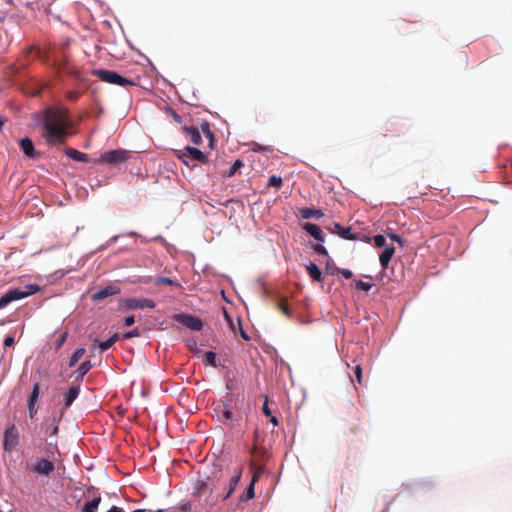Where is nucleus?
<instances>
[{"instance_id": "obj_1", "label": "nucleus", "mask_w": 512, "mask_h": 512, "mask_svg": "<svg viewBox=\"0 0 512 512\" xmlns=\"http://www.w3.org/2000/svg\"><path fill=\"white\" fill-rule=\"evenodd\" d=\"M43 138L48 145H63L71 135L69 111L64 107H50L43 113Z\"/></svg>"}, {"instance_id": "obj_2", "label": "nucleus", "mask_w": 512, "mask_h": 512, "mask_svg": "<svg viewBox=\"0 0 512 512\" xmlns=\"http://www.w3.org/2000/svg\"><path fill=\"white\" fill-rule=\"evenodd\" d=\"M39 291L37 285H28L25 289L14 288L0 297V309L4 308L13 301L23 299Z\"/></svg>"}, {"instance_id": "obj_3", "label": "nucleus", "mask_w": 512, "mask_h": 512, "mask_svg": "<svg viewBox=\"0 0 512 512\" xmlns=\"http://www.w3.org/2000/svg\"><path fill=\"white\" fill-rule=\"evenodd\" d=\"M92 74L98 77L101 81L109 84H114L123 87L134 85V82L132 80L127 79L112 70L94 69L92 71Z\"/></svg>"}, {"instance_id": "obj_4", "label": "nucleus", "mask_w": 512, "mask_h": 512, "mask_svg": "<svg viewBox=\"0 0 512 512\" xmlns=\"http://www.w3.org/2000/svg\"><path fill=\"white\" fill-rule=\"evenodd\" d=\"M129 157L130 151L125 149H115L102 153L96 160V163L117 166L118 164L127 161Z\"/></svg>"}, {"instance_id": "obj_5", "label": "nucleus", "mask_w": 512, "mask_h": 512, "mask_svg": "<svg viewBox=\"0 0 512 512\" xmlns=\"http://www.w3.org/2000/svg\"><path fill=\"white\" fill-rule=\"evenodd\" d=\"M178 158L182 160L186 165L190 166L189 161H197L200 163H207L208 157L205 153L200 151L198 148L187 146L184 150H180L177 154Z\"/></svg>"}, {"instance_id": "obj_6", "label": "nucleus", "mask_w": 512, "mask_h": 512, "mask_svg": "<svg viewBox=\"0 0 512 512\" xmlns=\"http://www.w3.org/2000/svg\"><path fill=\"white\" fill-rule=\"evenodd\" d=\"M19 444V432L14 424L8 425L4 430L3 449L10 452Z\"/></svg>"}, {"instance_id": "obj_7", "label": "nucleus", "mask_w": 512, "mask_h": 512, "mask_svg": "<svg viewBox=\"0 0 512 512\" xmlns=\"http://www.w3.org/2000/svg\"><path fill=\"white\" fill-rule=\"evenodd\" d=\"M122 305L129 310L154 308L155 302L148 298H128L122 301Z\"/></svg>"}, {"instance_id": "obj_8", "label": "nucleus", "mask_w": 512, "mask_h": 512, "mask_svg": "<svg viewBox=\"0 0 512 512\" xmlns=\"http://www.w3.org/2000/svg\"><path fill=\"white\" fill-rule=\"evenodd\" d=\"M174 318L178 323H180L194 331H200L203 328L202 320L197 317L187 315V314H177V315H175Z\"/></svg>"}, {"instance_id": "obj_9", "label": "nucleus", "mask_w": 512, "mask_h": 512, "mask_svg": "<svg viewBox=\"0 0 512 512\" xmlns=\"http://www.w3.org/2000/svg\"><path fill=\"white\" fill-rule=\"evenodd\" d=\"M55 469L54 463L48 459L38 458L32 470L44 476H49Z\"/></svg>"}, {"instance_id": "obj_10", "label": "nucleus", "mask_w": 512, "mask_h": 512, "mask_svg": "<svg viewBox=\"0 0 512 512\" xmlns=\"http://www.w3.org/2000/svg\"><path fill=\"white\" fill-rule=\"evenodd\" d=\"M120 293V288L115 285L106 286L92 294L91 299L95 302L102 301L110 296Z\"/></svg>"}, {"instance_id": "obj_11", "label": "nucleus", "mask_w": 512, "mask_h": 512, "mask_svg": "<svg viewBox=\"0 0 512 512\" xmlns=\"http://www.w3.org/2000/svg\"><path fill=\"white\" fill-rule=\"evenodd\" d=\"M242 472H243L242 466H238L235 469L234 474L231 476V478L229 480V485H228L227 491L222 495L223 500L228 499L232 495V493L235 491V489L242 477Z\"/></svg>"}, {"instance_id": "obj_12", "label": "nucleus", "mask_w": 512, "mask_h": 512, "mask_svg": "<svg viewBox=\"0 0 512 512\" xmlns=\"http://www.w3.org/2000/svg\"><path fill=\"white\" fill-rule=\"evenodd\" d=\"M97 492V489L94 487H89L87 489V493H93V498L86 502L84 506L82 507V512H96L100 502H101V496L99 494L95 495Z\"/></svg>"}, {"instance_id": "obj_13", "label": "nucleus", "mask_w": 512, "mask_h": 512, "mask_svg": "<svg viewBox=\"0 0 512 512\" xmlns=\"http://www.w3.org/2000/svg\"><path fill=\"white\" fill-rule=\"evenodd\" d=\"M20 147L23 153L31 159L38 158L40 153L37 152L34 148V144L30 138H23L20 140Z\"/></svg>"}, {"instance_id": "obj_14", "label": "nucleus", "mask_w": 512, "mask_h": 512, "mask_svg": "<svg viewBox=\"0 0 512 512\" xmlns=\"http://www.w3.org/2000/svg\"><path fill=\"white\" fill-rule=\"evenodd\" d=\"M395 253V247L393 245H387L384 247V250L379 255V261L382 269H386L389 265L390 260L392 259Z\"/></svg>"}, {"instance_id": "obj_15", "label": "nucleus", "mask_w": 512, "mask_h": 512, "mask_svg": "<svg viewBox=\"0 0 512 512\" xmlns=\"http://www.w3.org/2000/svg\"><path fill=\"white\" fill-rule=\"evenodd\" d=\"M303 229L310 234L315 240L319 242H324L325 237L321 230V228L313 223H305Z\"/></svg>"}, {"instance_id": "obj_16", "label": "nucleus", "mask_w": 512, "mask_h": 512, "mask_svg": "<svg viewBox=\"0 0 512 512\" xmlns=\"http://www.w3.org/2000/svg\"><path fill=\"white\" fill-rule=\"evenodd\" d=\"M80 386H72L65 394H64V409H68L74 400L79 396Z\"/></svg>"}, {"instance_id": "obj_17", "label": "nucleus", "mask_w": 512, "mask_h": 512, "mask_svg": "<svg viewBox=\"0 0 512 512\" xmlns=\"http://www.w3.org/2000/svg\"><path fill=\"white\" fill-rule=\"evenodd\" d=\"M64 152L67 157L73 159L74 161L83 162V163L89 162L88 154L82 153L74 148L68 147L65 149Z\"/></svg>"}, {"instance_id": "obj_18", "label": "nucleus", "mask_w": 512, "mask_h": 512, "mask_svg": "<svg viewBox=\"0 0 512 512\" xmlns=\"http://www.w3.org/2000/svg\"><path fill=\"white\" fill-rule=\"evenodd\" d=\"M334 233H337L341 238L346 240H357L358 235L351 232L350 228H345L338 223L334 224Z\"/></svg>"}, {"instance_id": "obj_19", "label": "nucleus", "mask_w": 512, "mask_h": 512, "mask_svg": "<svg viewBox=\"0 0 512 512\" xmlns=\"http://www.w3.org/2000/svg\"><path fill=\"white\" fill-rule=\"evenodd\" d=\"M182 130L184 131L185 135L189 140L195 144L199 145L201 144L202 137L201 133L196 127H183Z\"/></svg>"}, {"instance_id": "obj_20", "label": "nucleus", "mask_w": 512, "mask_h": 512, "mask_svg": "<svg viewBox=\"0 0 512 512\" xmlns=\"http://www.w3.org/2000/svg\"><path fill=\"white\" fill-rule=\"evenodd\" d=\"M306 270H307V273H308L309 277L313 281H315V282H322L323 281L322 272H321L320 268L314 262H310L306 266Z\"/></svg>"}, {"instance_id": "obj_21", "label": "nucleus", "mask_w": 512, "mask_h": 512, "mask_svg": "<svg viewBox=\"0 0 512 512\" xmlns=\"http://www.w3.org/2000/svg\"><path fill=\"white\" fill-rule=\"evenodd\" d=\"M300 215L303 219H310V218L320 219L324 216L322 210L312 209V208H302L300 210Z\"/></svg>"}, {"instance_id": "obj_22", "label": "nucleus", "mask_w": 512, "mask_h": 512, "mask_svg": "<svg viewBox=\"0 0 512 512\" xmlns=\"http://www.w3.org/2000/svg\"><path fill=\"white\" fill-rule=\"evenodd\" d=\"M91 368H92L91 362L89 360L84 361L78 367V369L74 372V374H76V380L79 382L82 381L84 376L90 371Z\"/></svg>"}, {"instance_id": "obj_23", "label": "nucleus", "mask_w": 512, "mask_h": 512, "mask_svg": "<svg viewBox=\"0 0 512 512\" xmlns=\"http://www.w3.org/2000/svg\"><path fill=\"white\" fill-rule=\"evenodd\" d=\"M86 350L84 348H78L74 351V353L69 358L68 365L69 367H73L76 363L84 356Z\"/></svg>"}, {"instance_id": "obj_24", "label": "nucleus", "mask_w": 512, "mask_h": 512, "mask_svg": "<svg viewBox=\"0 0 512 512\" xmlns=\"http://www.w3.org/2000/svg\"><path fill=\"white\" fill-rule=\"evenodd\" d=\"M244 166L243 162L241 160H236L233 165L223 173V176L224 177H232L233 175H235L239 170L240 168H242Z\"/></svg>"}, {"instance_id": "obj_25", "label": "nucleus", "mask_w": 512, "mask_h": 512, "mask_svg": "<svg viewBox=\"0 0 512 512\" xmlns=\"http://www.w3.org/2000/svg\"><path fill=\"white\" fill-rule=\"evenodd\" d=\"M255 497V484L250 483L246 489V492L239 498L241 502H247Z\"/></svg>"}, {"instance_id": "obj_26", "label": "nucleus", "mask_w": 512, "mask_h": 512, "mask_svg": "<svg viewBox=\"0 0 512 512\" xmlns=\"http://www.w3.org/2000/svg\"><path fill=\"white\" fill-rule=\"evenodd\" d=\"M39 396H40V384L39 383H35L33 385L32 392H31V394H30V396L28 398L27 403L37 404Z\"/></svg>"}, {"instance_id": "obj_27", "label": "nucleus", "mask_w": 512, "mask_h": 512, "mask_svg": "<svg viewBox=\"0 0 512 512\" xmlns=\"http://www.w3.org/2000/svg\"><path fill=\"white\" fill-rule=\"evenodd\" d=\"M282 184V178L276 175H272L271 177H269L267 182L268 187H276L277 189H280L282 187Z\"/></svg>"}, {"instance_id": "obj_28", "label": "nucleus", "mask_w": 512, "mask_h": 512, "mask_svg": "<svg viewBox=\"0 0 512 512\" xmlns=\"http://www.w3.org/2000/svg\"><path fill=\"white\" fill-rule=\"evenodd\" d=\"M352 369H353V372H354L357 382L360 385H362V367L359 363L356 362V360H353Z\"/></svg>"}, {"instance_id": "obj_29", "label": "nucleus", "mask_w": 512, "mask_h": 512, "mask_svg": "<svg viewBox=\"0 0 512 512\" xmlns=\"http://www.w3.org/2000/svg\"><path fill=\"white\" fill-rule=\"evenodd\" d=\"M204 362L206 365H211L213 367H216V354L212 351H208L204 355Z\"/></svg>"}, {"instance_id": "obj_30", "label": "nucleus", "mask_w": 512, "mask_h": 512, "mask_svg": "<svg viewBox=\"0 0 512 512\" xmlns=\"http://www.w3.org/2000/svg\"><path fill=\"white\" fill-rule=\"evenodd\" d=\"M201 127L204 135L209 139V145L212 147L214 142V135L209 128V124L205 122Z\"/></svg>"}, {"instance_id": "obj_31", "label": "nucleus", "mask_w": 512, "mask_h": 512, "mask_svg": "<svg viewBox=\"0 0 512 512\" xmlns=\"http://www.w3.org/2000/svg\"><path fill=\"white\" fill-rule=\"evenodd\" d=\"M219 413L222 414V416L224 417L225 420H232L233 419V413L231 410H229L227 408V405L226 404H222L221 406H219Z\"/></svg>"}, {"instance_id": "obj_32", "label": "nucleus", "mask_w": 512, "mask_h": 512, "mask_svg": "<svg viewBox=\"0 0 512 512\" xmlns=\"http://www.w3.org/2000/svg\"><path fill=\"white\" fill-rule=\"evenodd\" d=\"M208 488V483L204 480H198L195 483V491L197 494L202 495Z\"/></svg>"}, {"instance_id": "obj_33", "label": "nucleus", "mask_w": 512, "mask_h": 512, "mask_svg": "<svg viewBox=\"0 0 512 512\" xmlns=\"http://www.w3.org/2000/svg\"><path fill=\"white\" fill-rule=\"evenodd\" d=\"M251 465L254 468V473H253V476H252V479H251L250 483L256 484L258 482L259 478H260L261 473L263 472V467L262 466H257L256 467L254 463H251Z\"/></svg>"}, {"instance_id": "obj_34", "label": "nucleus", "mask_w": 512, "mask_h": 512, "mask_svg": "<svg viewBox=\"0 0 512 512\" xmlns=\"http://www.w3.org/2000/svg\"><path fill=\"white\" fill-rule=\"evenodd\" d=\"M46 431L50 436H55L58 434L59 426L58 421L55 418L53 419L52 423L48 426Z\"/></svg>"}, {"instance_id": "obj_35", "label": "nucleus", "mask_w": 512, "mask_h": 512, "mask_svg": "<svg viewBox=\"0 0 512 512\" xmlns=\"http://www.w3.org/2000/svg\"><path fill=\"white\" fill-rule=\"evenodd\" d=\"M157 285H178L175 280L169 277H158L156 279Z\"/></svg>"}, {"instance_id": "obj_36", "label": "nucleus", "mask_w": 512, "mask_h": 512, "mask_svg": "<svg viewBox=\"0 0 512 512\" xmlns=\"http://www.w3.org/2000/svg\"><path fill=\"white\" fill-rule=\"evenodd\" d=\"M373 243L376 247H385L386 245V238L383 235H376L373 237Z\"/></svg>"}, {"instance_id": "obj_37", "label": "nucleus", "mask_w": 512, "mask_h": 512, "mask_svg": "<svg viewBox=\"0 0 512 512\" xmlns=\"http://www.w3.org/2000/svg\"><path fill=\"white\" fill-rule=\"evenodd\" d=\"M67 336H68L67 332H64L55 341V349H56V351H59L61 349V347L63 346V344L65 343V341L67 339Z\"/></svg>"}, {"instance_id": "obj_38", "label": "nucleus", "mask_w": 512, "mask_h": 512, "mask_svg": "<svg viewBox=\"0 0 512 512\" xmlns=\"http://www.w3.org/2000/svg\"><path fill=\"white\" fill-rule=\"evenodd\" d=\"M356 289L368 292L372 288V284L364 281H357L355 284Z\"/></svg>"}, {"instance_id": "obj_39", "label": "nucleus", "mask_w": 512, "mask_h": 512, "mask_svg": "<svg viewBox=\"0 0 512 512\" xmlns=\"http://www.w3.org/2000/svg\"><path fill=\"white\" fill-rule=\"evenodd\" d=\"M111 342L112 341H110V339H107L105 341H99L97 339L95 340V343L98 344L101 351H106V350L110 349L113 346V344Z\"/></svg>"}, {"instance_id": "obj_40", "label": "nucleus", "mask_w": 512, "mask_h": 512, "mask_svg": "<svg viewBox=\"0 0 512 512\" xmlns=\"http://www.w3.org/2000/svg\"><path fill=\"white\" fill-rule=\"evenodd\" d=\"M139 336H140V331L138 328H135V329L123 334V338H125V339H130V338L139 337Z\"/></svg>"}, {"instance_id": "obj_41", "label": "nucleus", "mask_w": 512, "mask_h": 512, "mask_svg": "<svg viewBox=\"0 0 512 512\" xmlns=\"http://www.w3.org/2000/svg\"><path fill=\"white\" fill-rule=\"evenodd\" d=\"M27 408H28V413H29L30 418H33L38 411L37 404L27 403Z\"/></svg>"}, {"instance_id": "obj_42", "label": "nucleus", "mask_w": 512, "mask_h": 512, "mask_svg": "<svg viewBox=\"0 0 512 512\" xmlns=\"http://www.w3.org/2000/svg\"><path fill=\"white\" fill-rule=\"evenodd\" d=\"M388 237H389L393 242L398 243L401 247H403V246H404V242H403L402 238H401L398 234H395V233H389V234H388Z\"/></svg>"}, {"instance_id": "obj_43", "label": "nucleus", "mask_w": 512, "mask_h": 512, "mask_svg": "<svg viewBox=\"0 0 512 512\" xmlns=\"http://www.w3.org/2000/svg\"><path fill=\"white\" fill-rule=\"evenodd\" d=\"M279 308L284 315H286V316L290 315V309H289L288 303L286 301H281L279 303Z\"/></svg>"}, {"instance_id": "obj_44", "label": "nucleus", "mask_w": 512, "mask_h": 512, "mask_svg": "<svg viewBox=\"0 0 512 512\" xmlns=\"http://www.w3.org/2000/svg\"><path fill=\"white\" fill-rule=\"evenodd\" d=\"M313 249H314V251L317 254H320V255H327L328 254L327 249L323 245H321V244L314 245Z\"/></svg>"}, {"instance_id": "obj_45", "label": "nucleus", "mask_w": 512, "mask_h": 512, "mask_svg": "<svg viewBox=\"0 0 512 512\" xmlns=\"http://www.w3.org/2000/svg\"><path fill=\"white\" fill-rule=\"evenodd\" d=\"M66 97L71 101H77L80 97V93L78 91H68Z\"/></svg>"}, {"instance_id": "obj_46", "label": "nucleus", "mask_w": 512, "mask_h": 512, "mask_svg": "<svg viewBox=\"0 0 512 512\" xmlns=\"http://www.w3.org/2000/svg\"><path fill=\"white\" fill-rule=\"evenodd\" d=\"M262 412L264 413V415L266 416H271L272 412L269 408V405H268V397L265 398V402L262 406Z\"/></svg>"}, {"instance_id": "obj_47", "label": "nucleus", "mask_w": 512, "mask_h": 512, "mask_svg": "<svg viewBox=\"0 0 512 512\" xmlns=\"http://www.w3.org/2000/svg\"><path fill=\"white\" fill-rule=\"evenodd\" d=\"M168 114L171 115V117L177 122V123H181L182 122V118L181 116L176 112L174 111L173 109H169L168 110Z\"/></svg>"}, {"instance_id": "obj_48", "label": "nucleus", "mask_w": 512, "mask_h": 512, "mask_svg": "<svg viewBox=\"0 0 512 512\" xmlns=\"http://www.w3.org/2000/svg\"><path fill=\"white\" fill-rule=\"evenodd\" d=\"M4 347H11L14 344V337L13 336H7L4 339Z\"/></svg>"}, {"instance_id": "obj_49", "label": "nucleus", "mask_w": 512, "mask_h": 512, "mask_svg": "<svg viewBox=\"0 0 512 512\" xmlns=\"http://www.w3.org/2000/svg\"><path fill=\"white\" fill-rule=\"evenodd\" d=\"M339 272L345 277L346 279H350L353 276V273L349 269H340Z\"/></svg>"}, {"instance_id": "obj_50", "label": "nucleus", "mask_w": 512, "mask_h": 512, "mask_svg": "<svg viewBox=\"0 0 512 512\" xmlns=\"http://www.w3.org/2000/svg\"><path fill=\"white\" fill-rule=\"evenodd\" d=\"M134 322H135V317L133 315H131V316H128L125 318L124 325L128 327V326L133 325Z\"/></svg>"}, {"instance_id": "obj_51", "label": "nucleus", "mask_w": 512, "mask_h": 512, "mask_svg": "<svg viewBox=\"0 0 512 512\" xmlns=\"http://www.w3.org/2000/svg\"><path fill=\"white\" fill-rule=\"evenodd\" d=\"M109 339L110 341H112L111 343L114 345L119 340V334L114 333Z\"/></svg>"}, {"instance_id": "obj_52", "label": "nucleus", "mask_w": 512, "mask_h": 512, "mask_svg": "<svg viewBox=\"0 0 512 512\" xmlns=\"http://www.w3.org/2000/svg\"><path fill=\"white\" fill-rule=\"evenodd\" d=\"M107 512H124V510L120 507L113 506Z\"/></svg>"}, {"instance_id": "obj_53", "label": "nucleus", "mask_w": 512, "mask_h": 512, "mask_svg": "<svg viewBox=\"0 0 512 512\" xmlns=\"http://www.w3.org/2000/svg\"><path fill=\"white\" fill-rule=\"evenodd\" d=\"M270 421L273 423V425L277 426L279 424L278 418L271 414Z\"/></svg>"}, {"instance_id": "obj_54", "label": "nucleus", "mask_w": 512, "mask_h": 512, "mask_svg": "<svg viewBox=\"0 0 512 512\" xmlns=\"http://www.w3.org/2000/svg\"><path fill=\"white\" fill-rule=\"evenodd\" d=\"M240 334H241V337L244 340H249V336L247 335V333L242 328H240Z\"/></svg>"}, {"instance_id": "obj_55", "label": "nucleus", "mask_w": 512, "mask_h": 512, "mask_svg": "<svg viewBox=\"0 0 512 512\" xmlns=\"http://www.w3.org/2000/svg\"><path fill=\"white\" fill-rule=\"evenodd\" d=\"M118 237H119L118 235L114 236V237L112 238V241H113V242H116V241H117V239H118Z\"/></svg>"}, {"instance_id": "obj_56", "label": "nucleus", "mask_w": 512, "mask_h": 512, "mask_svg": "<svg viewBox=\"0 0 512 512\" xmlns=\"http://www.w3.org/2000/svg\"><path fill=\"white\" fill-rule=\"evenodd\" d=\"M128 235L129 236H136V233L135 232H129Z\"/></svg>"}, {"instance_id": "obj_57", "label": "nucleus", "mask_w": 512, "mask_h": 512, "mask_svg": "<svg viewBox=\"0 0 512 512\" xmlns=\"http://www.w3.org/2000/svg\"><path fill=\"white\" fill-rule=\"evenodd\" d=\"M133 512H145V510H143V509H137V510H135V511H133Z\"/></svg>"}, {"instance_id": "obj_58", "label": "nucleus", "mask_w": 512, "mask_h": 512, "mask_svg": "<svg viewBox=\"0 0 512 512\" xmlns=\"http://www.w3.org/2000/svg\"><path fill=\"white\" fill-rule=\"evenodd\" d=\"M182 509L183 510H187V509H189V506L188 505H184Z\"/></svg>"}, {"instance_id": "obj_59", "label": "nucleus", "mask_w": 512, "mask_h": 512, "mask_svg": "<svg viewBox=\"0 0 512 512\" xmlns=\"http://www.w3.org/2000/svg\"><path fill=\"white\" fill-rule=\"evenodd\" d=\"M225 317H226L229 321L231 320V319H230V317H229V315H228L226 312H225Z\"/></svg>"}]
</instances>
